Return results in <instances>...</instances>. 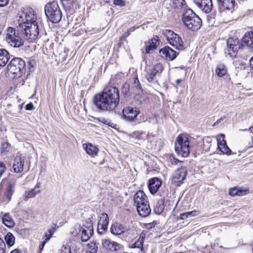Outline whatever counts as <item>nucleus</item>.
Segmentation results:
<instances>
[{"mask_svg":"<svg viewBox=\"0 0 253 253\" xmlns=\"http://www.w3.org/2000/svg\"><path fill=\"white\" fill-rule=\"evenodd\" d=\"M119 102V90L114 86L107 87L102 92L96 94L93 97L94 105L102 111H114Z\"/></svg>","mask_w":253,"mask_h":253,"instance_id":"f257e3e1","label":"nucleus"},{"mask_svg":"<svg viewBox=\"0 0 253 253\" xmlns=\"http://www.w3.org/2000/svg\"><path fill=\"white\" fill-rule=\"evenodd\" d=\"M182 21L184 26L192 31L198 30L202 26V20L190 8H185L182 15Z\"/></svg>","mask_w":253,"mask_h":253,"instance_id":"f03ea898","label":"nucleus"},{"mask_svg":"<svg viewBox=\"0 0 253 253\" xmlns=\"http://www.w3.org/2000/svg\"><path fill=\"white\" fill-rule=\"evenodd\" d=\"M26 63L20 58H13L7 65V71L11 78H18L22 76L25 72Z\"/></svg>","mask_w":253,"mask_h":253,"instance_id":"7ed1b4c3","label":"nucleus"},{"mask_svg":"<svg viewBox=\"0 0 253 253\" xmlns=\"http://www.w3.org/2000/svg\"><path fill=\"white\" fill-rule=\"evenodd\" d=\"M18 29L21 35L29 42H34L39 37V30L37 23H30V25L19 24Z\"/></svg>","mask_w":253,"mask_h":253,"instance_id":"20e7f679","label":"nucleus"},{"mask_svg":"<svg viewBox=\"0 0 253 253\" xmlns=\"http://www.w3.org/2000/svg\"><path fill=\"white\" fill-rule=\"evenodd\" d=\"M46 16L52 23H58L61 19L62 13L56 1L47 3L44 6Z\"/></svg>","mask_w":253,"mask_h":253,"instance_id":"39448f33","label":"nucleus"},{"mask_svg":"<svg viewBox=\"0 0 253 253\" xmlns=\"http://www.w3.org/2000/svg\"><path fill=\"white\" fill-rule=\"evenodd\" d=\"M25 39L20 33L17 27V31L12 27H8L6 30V41L7 43L14 47H19L23 45Z\"/></svg>","mask_w":253,"mask_h":253,"instance_id":"423d86ee","label":"nucleus"},{"mask_svg":"<svg viewBox=\"0 0 253 253\" xmlns=\"http://www.w3.org/2000/svg\"><path fill=\"white\" fill-rule=\"evenodd\" d=\"M189 139L184 134L178 135L175 141V150L178 155L187 157L190 153Z\"/></svg>","mask_w":253,"mask_h":253,"instance_id":"0eeeda50","label":"nucleus"},{"mask_svg":"<svg viewBox=\"0 0 253 253\" xmlns=\"http://www.w3.org/2000/svg\"><path fill=\"white\" fill-rule=\"evenodd\" d=\"M36 17L34 11L32 8H27L22 11L18 16V21L19 24L30 25V23H37L36 21Z\"/></svg>","mask_w":253,"mask_h":253,"instance_id":"6e6552de","label":"nucleus"},{"mask_svg":"<svg viewBox=\"0 0 253 253\" xmlns=\"http://www.w3.org/2000/svg\"><path fill=\"white\" fill-rule=\"evenodd\" d=\"M187 170L184 167L177 169L171 177V183L176 186H180L185 180Z\"/></svg>","mask_w":253,"mask_h":253,"instance_id":"1a4fd4ad","label":"nucleus"},{"mask_svg":"<svg viewBox=\"0 0 253 253\" xmlns=\"http://www.w3.org/2000/svg\"><path fill=\"white\" fill-rule=\"evenodd\" d=\"M242 48V44L237 39L230 38L227 41V48L225 52L233 58L236 56L239 50Z\"/></svg>","mask_w":253,"mask_h":253,"instance_id":"9d476101","label":"nucleus"},{"mask_svg":"<svg viewBox=\"0 0 253 253\" xmlns=\"http://www.w3.org/2000/svg\"><path fill=\"white\" fill-rule=\"evenodd\" d=\"M139 113V111L129 107L123 110L122 118L127 122H134Z\"/></svg>","mask_w":253,"mask_h":253,"instance_id":"9b49d317","label":"nucleus"},{"mask_svg":"<svg viewBox=\"0 0 253 253\" xmlns=\"http://www.w3.org/2000/svg\"><path fill=\"white\" fill-rule=\"evenodd\" d=\"M217 146L219 150L223 154L230 155L231 150L228 147L226 142L225 140V135L223 134H220L217 136Z\"/></svg>","mask_w":253,"mask_h":253,"instance_id":"f8f14e48","label":"nucleus"},{"mask_svg":"<svg viewBox=\"0 0 253 253\" xmlns=\"http://www.w3.org/2000/svg\"><path fill=\"white\" fill-rule=\"evenodd\" d=\"M133 201L134 204L136 205V209L139 206L144 205V204H149L147 197L143 191H139L134 195Z\"/></svg>","mask_w":253,"mask_h":253,"instance_id":"ddd939ff","label":"nucleus"},{"mask_svg":"<svg viewBox=\"0 0 253 253\" xmlns=\"http://www.w3.org/2000/svg\"><path fill=\"white\" fill-rule=\"evenodd\" d=\"M159 53L161 56L170 61L174 60L177 56L176 52L169 46H165L161 49Z\"/></svg>","mask_w":253,"mask_h":253,"instance_id":"4468645a","label":"nucleus"},{"mask_svg":"<svg viewBox=\"0 0 253 253\" xmlns=\"http://www.w3.org/2000/svg\"><path fill=\"white\" fill-rule=\"evenodd\" d=\"M194 3L205 13H209L212 7L211 0H194Z\"/></svg>","mask_w":253,"mask_h":253,"instance_id":"2eb2a0df","label":"nucleus"},{"mask_svg":"<svg viewBox=\"0 0 253 253\" xmlns=\"http://www.w3.org/2000/svg\"><path fill=\"white\" fill-rule=\"evenodd\" d=\"M93 233V225L88 223L87 226L84 225L82 231L81 240L82 242L87 241Z\"/></svg>","mask_w":253,"mask_h":253,"instance_id":"dca6fc26","label":"nucleus"},{"mask_svg":"<svg viewBox=\"0 0 253 253\" xmlns=\"http://www.w3.org/2000/svg\"><path fill=\"white\" fill-rule=\"evenodd\" d=\"M162 185L161 180L157 177H154L149 180L148 188L152 194H155Z\"/></svg>","mask_w":253,"mask_h":253,"instance_id":"f3484780","label":"nucleus"},{"mask_svg":"<svg viewBox=\"0 0 253 253\" xmlns=\"http://www.w3.org/2000/svg\"><path fill=\"white\" fill-rule=\"evenodd\" d=\"M25 158L21 156H17L14 160L13 168L14 172L19 173L23 170Z\"/></svg>","mask_w":253,"mask_h":253,"instance_id":"a211bd4d","label":"nucleus"},{"mask_svg":"<svg viewBox=\"0 0 253 253\" xmlns=\"http://www.w3.org/2000/svg\"><path fill=\"white\" fill-rule=\"evenodd\" d=\"M242 47L247 46L249 47H253V32H249L246 33L242 39Z\"/></svg>","mask_w":253,"mask_h":253,"instance_id":"6ab92c4d","label":"nucleus"},{"mask_svg":"<svg viewBox=\"0 0 253 253\" xmlns=\"http://www.w3.org/2000/svg\"><path fill=\"white\" fill-rule=\"evenodd\" d=\"M102 245L106 249L110 250L112 251H116L119 248V245L115 242H111L108 239H103L102 240Z\"/></svg>","mask_w":253,"mask_h":253,"instance_id":"aec40b11","label":"nucleus"},{"mask_svg":"<svg viewBox=\"0 0 253 253\" xmlns=\"http://www.w3.org/2000/svg\"><path fill=\"white\" fill-rule=\"evenodd\" d=\"M169 43L173 47H175L177 49H182L183 48V42L181 38L177 34L169 42Z\"/></svg>","mask_w":253,"mask_h":253,"instance_id":"412c9836","label":"nucleus"},{"mask_svg":"<svg viewBox=\"0 0 253 253\" xmlns=\"http://www.w3.org/2000/svg\"><path fill=\"white\" fill-rule=\"evenodd\" d=\"M126 230V228L119 223H115L111 227V233L114 235H121Z\"/></svg>","mask_w":253,"mask_h":253,"instance_id":"4be33fe9","label":"nucleus"},{"mask_svg":"<svg viewBox=\"0 0 253 253\" xmlns=\"http://www.w3.org/2000/svg\"><path fill=\"white\" fill-rule=\"evenodd\" d=\"M83 148L85 152L89 155L94 157L96 156L98 152V149L90 143L83 144Z\"/></svg>","mask_w":253,"mask_h":253,"instance_id":"5701e85b","label":"nucleus"},{"mask_svg":"<svg viewBox=\"0 0 253 253\" xmlns=\"http://www.w3.org/2000/svg\"><path fill=\"white\" fill-rule=\"evenodd\" d=\"M137 211L139 215L142 217H146L150 214L151 209L149 204H144L142 207H137Z\"/></svg>","mask_w":253,"mask_h":253,"instance_id":"b1692460","label":"nucleus"},{"mask_svg":"<svg viewBox=\"0 0 253 253\" xmlns=\"http://www.w3.org/2000/svg\"><path fill=\"white\" fill-rule=\"evenodd\" d=\"M10 58V55L6 50L0 49V66H4Z\"/></svg>","mask_w":253,"mask_h":253,"instance_id":"393cba45","label":"nucleus"},{"mask_svg":"<svg viewBox=\"0 0 253 253\" xmlns=\"http://www.w3.org/2000/svg\"><path fill=\"white\" fill-rule=\"evenodd\" d=\"M218 3L221 5L222 10L232 9L234 8V0H217Z\"/></svg>","mask_w":253,"mask_h":253,"instance_id":"a878e982","label":"nucleus"},{"mask_svg":"<svg viewBox=\"0 0 253 253\" xmlns=\"http://www.w3.org/2000/svg\"><path fill=\"white\" fill-rule=\"evenodd\" d=\"M2 223L7 227L11 228L14 225V222L8 213H5L2 217Z\"/></svg>","mask_w":253,"mask_h":253,"instance_id":"bb28decb","label":"nucleus"},{"mask_svg":"<svg viewBox=\"0 0 253 253\" xmlns=\"http://www.w3.org/2000/svg\"><path fill=\"white\" fill-rule=\"evenodd\" d=\"M172 7L175 10H179L183 8V11L185 8H188L184 0H173Z\"/></svg>","mask_w":253,"mask_h":253,"instance_id":"cd10ccee","label":"nucleus"},{"mask_svg":"<svg viewBox=\"0 0 253 253\" xmlns=\"http://www.w3.org/2000/svg\"><path fill=\"white\" fill-rule=\"evenodd\" d=\"M61 1L65 8L70 10L74 8L77 0H61Z\"/></svg>","mask_w":253,"mask_h":253,"instance_id":"c85d7f7f","label":"nucleus"},{"mask_svg":"<svg viewBox=\"0 0 253 253\" xmlns=\"http://www.w3.org/2000/svg\"><path fill=\"white\" fill-rule=\"evenodd\" d=\"M227 70L225 66L223 64H219L216 67L215 73L217 75L220 77H222L225 75Z\"/></svg>","mask_w":253,"mask_h":253,"instance_id":"c756f323","label":"nucleus"},{"mask_svg":"<svg viewBox=\"0 0 253 253\" xmlns=\"http://www.w3.org/2000/svg\"><path fill=\"white\" fill-rule=\"evenodd\" d=\"M14 191V185L12 183H9L5 191V196L8 201L11 199V196Z\"/></svg>","mask_w":253,"mask_h":253,"instance_id":"7c9ffc66","label":"nucleus"},{"mask_svg":"<svg viewBox=\"0 0 253 253\" xmlns=\"http://www.w3.org/2000/svg\"><path fill=\"white\" fill-rule=\"evenodd\" d=\"M4 239L7 246L11 247L14 244L15 237L11 233H7L4 237Z\"/></svg>","mask_w":253,"mask_h":253,"instance_id":"2f4dec72","label":"nucleus"},{"mask_svg":"<svg viewBox=\"0 0 253 253\" xmlns=\"http://www.w3.org/2000/svg\"><path fill=\"white\" fill-rule=\"evenodd\" d=\"M164 209V202L162 200L159 201L156 203L154 208V212L157 214H161Z\"/></svg>","mask_w":253,"mask_h":253,"instance_id":"473e14b6","label":"nucleus"},{"mask_svg":"<svg viewBox=\"0 0 253 253\" xmlns=\"http://www.w3.org/2000/svg\"><path fill=\"white\" fill-rule=\"evenodd\" d=\"M109 223V218L106 213L102 214L98 224L108 226Z\"/></svg>","mask_w":253,"mask_h":253,"instance_id":"72a5a7b5","label":"nucleus"},{"mask_svg":"<svg viewBox=\"0 0 253 253\" xmlns=\"http://www.w3.org/2000/svg\"><path fill=\"white\" fill-rule=\"evenodd\" d=\"M40 192V191H36V189L33 188L30 191H26L24 193V197L26 199L32 198L35 197V196Z\"/></svg>","mask_w":253,"mask_h":253,"instance_id":"f704fd0d","label":"nucleus"},{"mask_svg":"<svg viewBox=\"0 0 253 253\" xmlns=\"http://www.w3.org/2000/svg\"><path fill=\"white\" fill-rule=\"evenodd\" d=\"M157 75V74H155L152 71H151L150 73H148L147 74L146 78L147 79V80L149 83H156L157 82V81L156 80V76Z\"/></svg>","mask_w":253,"mask_h":253,"instance_id":"c9c22d12","label":"nucleus"},{"mask_svg":"<svg viewBox=\"0 0 253 253\" xmlns=\"http://www.w3.org/2000/svg\"><path fill=\"white\" fill-rule=\"evenodd\" d=\"M143 239L139 238L136 242L132 245L131 248L140 249L142 252L143 251Z\"/></svg>","mask_w":253,"mask_h":253,"instance_id":"e433bc0d","label":"nucleus"},{"mask_svg":"<svg viewBox=\"0 0 253 253\" xmlns=\"http://www.w3.org/2000/svg\"><path fill=\"white\" fill-rule=\"evenodd\" d=\"M163 69V66L162 64L157 63L154 66L152 71L155 74L159 75L162 73Z\"/></svg>","mask_w":253,"mask_h":253,"instance_id":"4c0bfd02","label":"nucleus"},{"mask_svg":"<svg viewBox=\"0 0 253 253\" xmlns=\"http://www.w3.org/2000/svg\"><path fill=\"white\" fill-rule=\"evenodd\" d=\"M11 148L10 144L7 142H3L1 144L0 151L1 153H6L8 152Z\"/></svg>","mask_w":253,"mask_h":253,"instance_id":"58836bf2","label":"nucleus"},{"mask_svg":"<svg viewBox=\"0 0 253 253\" xmlns=\"http://www.w3.org/2000/svg\"><path fill=\"white\" fill-rule=\"evenodd\" d=\"M87 246L90 250L89 253H96L98 251V247L95 243L93 242H90Z\"/></svg>","mask_w":253,"mask_h":253,"instance_id":"ea45409f","label":"nucleus"},{"mask_svg":"<svg viewBox=\"0 0 253 253\" xmlns=\"http://www.w3.org/2000/svg\"><path fill=\"white\" fill-rule=\"evenodd\" d=\"M159 37L156 36L154 37L152 40L149 41L148 42V44H151L152 47L153 46L155 49H156L159 44Z\"/></svg>","mask_w":253,"mask_h":253,"instance_id":"a19ab883","label":"nucleus"},{"mask_svg":"<svg viewBox=\"0 0 253 253\" xmlns=\"http://www.w3.org/2000/svg\"><path fill=\"white\" fill-rule=\"evenodd\" d=\"M164 34L166 35L167 38V40L169 42L174 37L176 36L177 34L174 33L173 32L170 30H166L164 32Z\"/></svg>","mask_w":253,"mask_h":253,"instance_id":"79ce46f5","label":"nucleus"},{"mask_svg":"<svg viewBox=\"0 0 253 253\" xmlns=\"http://www.w3.org/2000/svg\"><path fill=\"white\" fill-rule=\"evenodd\" d=\"M108 226L102 225H97V232L100 235H103L107 230Z\"/></svg>","mask_w":253,"mask_h":253,"instance_id":"37998d69","label":"nucleus"},{"mask_svg":"<svg viewBox=\"0 0 253 253\" xmlns=\"http://www.w3.org/2000/svg\"><path fill=\"white\" fill-rule=\"evenodd\" d=\"M211 140H209L207 139H205L203 140V149L206 151H209L211 147Z\"/></svg>","mask_w":253,"mask_h":253,"instance_id":"c03bdc74","label":"nucleus"},{"mask_svg":"<svg viewBox=\"0 0 253 253\" xmlns=\"http://www.w3.org/2000/svg\"><path fill=\"white\" fill-rule=\"evenodd\" d=\"M36 64L35 60L34 59H30L28 60V69L29 72L32 71V69Z\"/></svg>","mask_w":253,"mask_h":253,"instance_id":"a18cd8bd","label":"nucleus"},{"mask_svg":"<svg viewBox=\"0 0 253 253\" xmlns=\"http://www.w3.org/2000/svg\"><path fill=\"white\" fill-rule=\"evenodd\" d=\"M136 135L139 139H145L147 137V134L142 131H137L136 132Z\"/></svg>","mask_w":253,"mask_h":253,"instance_id":"49530a36","label":"nucleus"},{"mask_svg":"<svg viewBox=\"0 0 253 253\" xmlns=\"http://www.w3.org/2000/svg\"><path fill=\"white\" fill-rule=\"evenodd\" d=\"M250 133V136L251 137V142L249 143V147H253V126H251L249 129Z\"/></svg>","mask_w":253,"mask_h":253,"instance_id":"de8ad7c7","label":"nucleus"},{"mask_svg":"<svg viewBox=\"0 0 253 253\" xmlns=\"http://www.w3.org/2000/svg\"><path fill=\"white\" fill-rule=\"evenodd\" d=\"M5 245L4 241L0 238V253H4L5 251Z\"/></svg>","mask_w":253,"mask_h":253,"instance_id":"09e8293b","label":"nucleus"},{"mask_svg":"<svg viewBox=\"0 0 253 253\" xmlns=\"http://www.w3.org/2000/svg\"><path fill=\"white\" fill-rule=\"evenodd\" d=\"M113 3L118 6H124L125 5V2L123 0H114Z\"/></svg>","mask_w":253,"mask_h":253,"instance_id":"8fccbe9b","label":"nucleus"},{"mask_svg":"<svg viewBox=\"0 0 253 253\" xmlns=\"http://www.w3.org/2000/svg\"><path fill=\"white\" fill-rule=\"evenodd\" d=\"M238 191V189L236 187L231 188L229 190V195L232 196H237Z\"/></svg>","mask_w":253,"mask_h":253,"instance_id":"3c124183","label":"nucleus"},{"mask_svg":"<svg viewBox=\"0 0 253 253\" xmlns=\"http://www.w3.org/2000/svg\"><path fill=\"white\" fill-rule=\"evenodd\" d=\"M6 167L4 163L0 161V177L3 174V173L5 171Z\"/></svg>","mask_w":253,"mask_h":253,"instance_id":"603ef678","label":"nucleus"},{"mask_svg":"<svg viewBox=\"0 0 253 253\" xmlns=\"http://www.w3.org/2000/svg\"><path fill=\"white\" fill-rule=\"evenodd\" d=\"M155 48L154 47H152L151 45L150 44H148V45H146L145 47V51L146 53H149L151 50H154Z\"/></svg>","mask_w":253,"mask_h":253,"instance_id":"864d4df0","label":"nucleus"},{"mask_svg":"<svg viewBox=\"0 0 253 253\" xmlns=\"http://www.w3.org/2000/svg\"><path fill=\"white\" fill-rule=\"evenodd\" d=\"M49 240V238H46L45 240L42 242L40 245H39V250L40 251V253L42 252V251L43 250L44 245L48 240Z\"/></svg>","mask_w":253,"mask_h":253,"instance_id":"5fc2aeb1","label":"nucleus"},{"mask_svg":"<svg viewBox=\"0 0 253 253\" xmlns=\"http://www.w3.org/2000/svg\"><path fill=\"white\" fill-rule=\"evenodd\" d=\"M186 214H188V216H194L199 214V211H193L186 212Z\"/></svg>","mask_w":253,"mask_h":253,"instance_id":"6e6d98bb","label":"nucleus"},{"mask_svg":"<svg viewBox=\"0 0 253 253\" xmlns=\"http://www.w3.org/2000/svg\"><path fill=\"white\" fill-rule=\"evenodd\" d=\"M54 228L49 229L48 230V233L45 234L46 238H49V239H50V237H51L52 235L54 233Z\"/></svg>","mask_w":253,"mask_h":253,"instance_id":"4d7b16f0","label":"nucleus"},{"mask_svg":"<svg viewBox=\"0 0 253 253\" xmlns=\"http://www.w3.org/2000/svg\"><path fill=\"white\" fill-rule=\"evenodd\" d=\"M9 0H0V7H4L7 5Z\"/></svg>","mask_w":253,"mask_h":253,"instance_id":"13d9d810","label":"nucleus"},{"mask_svg":"<svg viewBox=\"0 0 253 253\" xmlns=\"http://www.w3.org/2000/svg\"><path fill=\"white\" fill-rule=\"evenodd\" d=\"M25 109L27 110H32L34 109V105L32 103L27 104L25 106Z\"/></svg>","mask_w":253,"mask_h":253,"instance_id":"bf43d9fd","label":"nucleus"},{"mask_svg":"<svg viewBox=\"0 0 253 253\" xmlns=\"http://www.w3.org/2000/svg\"><path fill=\"white\" fill-rule=\"evenodd\" d=\"M247 190H242V189H238L237 196H243V195H245L247 193Z\"/></svg>","mask_w":253,"mask_h":253,"instance_id":"052dcab7","label":"nucleus"},{"mask_svg":"<svg viewBox=\"0 0 253 253\" xmlns=\"http://www.w3.org/2000/svg\"><path fill=\"white\" fill-rule=\"evenodd\" d=\"M60 253H71V252L70 248H65L64 249L61 250Z\"/></svg>","mask_w":253,"mask_h":253,"instance_id":"680f3d73","label":"nucleus"},{"mask_svg":"<svg viewBox=\"0 0 253 253\" xmlns=\"http://www.w3.org/2000/svg\"><path fill=\"white\" fill-rule=\"evenodd\" d=\"M180 219H184L188 217V214H186V212L182 213L180 215Z\"/></svg>","mask_w":253,"mask_h":253,"instance_id":"e2e57ef3","label":"nucleus"},{"mask_svg":"<svg viewBox=\"0 0 253 253\" xmlns=\"http://www.w3.org/2000/svg\"><path fill=\"white\" fill-rule=\"evenodd\" d=\"M157 224L156 221H153L151 223H149L147 224L148 228H152V227H154L155 225Z\"/></svg>","mask_w":253,"mask_h":253,"instance_id":"0e129e2a","label":"nucleus"},{"mask_svg":"<svg viewBox=\"0 0 253 253\" xmlns=\"http://www.w3.org/2000/svg\"><path fill=\"white\" fill-rule=\"evenodd\" d=\"M40 186H41V183L38 182L37 184H36V185L34 188V189H36V191H37V190L40 191Z\"/></svg>","mask_w":253,"mask_h":253,"instance_id":"69168bd1","label":"nucleus"},{"mask_svg":"<svg viewBox=\"0 0 253 253\" xmlns=\"http://www.w3.org/2000/svg\"><path fill=\"white\" fill-rule=\"evenodd\" d=\"M10 253H22L20 250L16 249L12 251Z\"/></svg>","mask_w":253,"mask_h":253,"instance_id":"338daca9","label":"nucleus"},{"mask_svg":"<svg viewBox=\"0 0 253 253\" xmlns=\"http://www.w3.org/2000/svg\"><path fill=\"white\" fill-rule=\"evenodd\" d=\"M250 64L252 69L253 70V56L250 60Z\"/></svg>","mask_w":253,"mask_h":253,"instance_id":"774afa93","label":"nucleus"}]
</instances>
